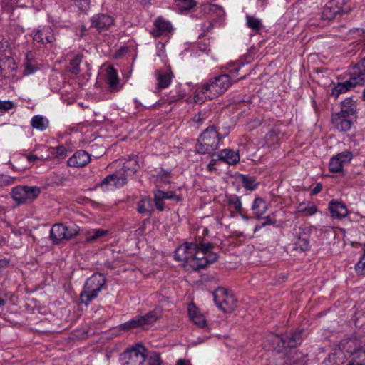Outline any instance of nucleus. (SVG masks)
<instances>
[{
	"label": "nucleus",
	"instance_id": "11",
	"mask_svg": "<svg viewBox=\"0 0 365 365\" xmlns=\"http://www.w3.org/2000/svg\"><path fill=\"white\" fill-rule=\"evenodd\" d=\"M41 190L36 186H16L11 190V197L19 205L32 202L39 195Z\"/></svg>",
	"mask_w": 365,
	"mask_h": 365
},
{
	"label": "nucleus",
	"instance_id": "17",
	"mask_svg": "<svg viewBox=\"0 0 365 365\" xmlns=\"http://www.w3.org/2000/svg\"><path fill=\"white\" fill-rule=\"evenodd\" d=\"M42 0H27L25 3H21V0H3L2 8L4 11H10L15 7H31L36 9H40Z\"/></svg>",
	"mask_w": 365,
	"mask_h": 365
},
{
	"label": "nucleus",
	"instance_id": "33",
	"mask_svg": "<svg viewBox=\"0 0 365 365\" xmlns=\"http://www.w3.org/2000/svg\"><path fill=\"white\" fill-rule=\"evenodd\" d=\"M294 249L300 252H304L309 248V239L306 235L294 236L293 239Z\"/></svg>",
	"mask_w": 365,
	"mask_h": 365
},
{
	"label": "nucleus",
	"instance_id": "18",
	"mask_svg": "<svg viewBox=\"0 0 365 365\" xmlns=\"http://www.w3.org/2000/svg\"><path fill=\"white\" fill-rule=\"evenodd\" d=\"M91 160L88 153L85 150H79L74 153L67 161V164L70 167L79 168L86 165Z\"/></svg>",
	"mask_w": 365,
	"mask_h": 365
},
{
	"label": "nucleus",
	"instance_id": "48",
	"mask_svg": "<svg viewBox=\"0 0 365 365\" xmlns=\"http://www.w3.org/2000/svg\"><path fill=\"white\" fill-rule=\"evenodd\" d=\"M148 365H162L160 354L158 352H153L148 357Z\"/></svg>",
	"mask_w": 365,
	"mask_h": 365
},
{
	"label": "nucleus",
	"instance_id": "5",
	"mask_svg": "<svg viewBox=\"0 0 365 365\" xmlns=\"http://www.w3.org/2000/svg\"><path fill=\"white\" fill-rule=\"evenodd\" d=\"M220 142L219 134L215 126L208 127L200 135L195 146V150L200 154H213Z\"/></svg>",
	"mask_w": 365,
	"mask_h": 365
},
{
	"label": "nucleus",
	"instance_id": "31",
	"mask_svg": "<svg viewBox=\"0 0 365 365\" xmlns=\"http://www.w3.org/2000/svg\"><path fill=\"white\" fill-rule=\"evenodd\" d=\"M225 202L230 210L234 209L238 213L242 212V205L239 196L236 195H227L225 196Z\"/></svg>",
	"mask_w": 365,
	"mask_h": 365
},
{
	"label": "nucleus",
	"instance_id": "41",
	"mask_svg": "<svg viewBox=\"0 0 365 365\" xmlns=\"http://www.w3.org/2000/svg\"><path fill=\"white\" fill-rule=\"evenodd\" d=\"M280 132L278 129L274 128L270 130L265 135V140L268 145H272L277 143Z\"/></svg>",
	"mask_w": 365,
	"mask_h": 365
},
{
	"label": "nucleus",
	"instance_id": "23",
	"mask_svg": "<svg viewBox=\"0 0 365 365\" xmlns=\"http://www.w3.org/2000/svg\"><path fill=\"white\" fill-rule=\"evenodd\" d=\"M329 210L334 218H344L348 215V209L341 201L331 200L329 203Z\"/></svg>",
	"mask_w": 365,
	"mask_h": 365
},
{
	"label": "nucleus",
	"instance_id": "8",
	"mask_svg": "<svg viewBox=\"0 0 365 365\" xmlns=\"http://www.w3.org/2000/svg\"><path fill=\"white\" fill-rule=\"evenodd\" d=\"M147 349L140 344L127 349L120 354L121 365H144L147 359Z\"/></svg>",
	"mask_w": 365,
	"mask_h": 365
},
{
	"label": "nucleus",
	"instance_id": "3",
	"mask_svg": "<svg viewBox=\"0 0 365 365\" xmlns=\"http://www.w3.org/2000/svg\"><path fill=\"white\" fill-rule=\"evenodd\" d=\"M344 356L348 358L347 365H365V344L361 345L356 339H343L339 348L328 356V361L336 365L344 362Z\"/></svg>",
	"mask_w": 365,
	"mask_h": 365
},
{
	"label": "nucleus",
	"instance_id": "13",
	"mask_svg": "<svg viewBox=\"0 0 365 365\" xmlns=\"http://www.w3.org/2000/svg\"><path fill=\"white\" fill-rule=\"evenodd\" d=\"M115 24V19L109 14L99 13L91 18V27L98 31H108Z\"/></svg>",
	"mask_w": 365,
	"mask_h": 365
},
{
	"label": "nucleus",
	"instance_id": "15",
	"mask_svg": "<svg viewBox=\"0 0 365 365\" xmlns=\"http://www.w3.org/2000/svg\"><path fill=\"white\" fill-rule=\"evenodd\" d=\"M351 116L337 112L331 115V123L335 130L339 132H346L351 128L353 119Z\"/></svg>",
	"mask_w": 365,
	"mask_h": 365
},
{
	"label": "nucleus",
	"instance_id": "29",
	"mask_svg": "<svg viewBox=\"0 0 365 365\" xmlns=\"http://www.w3.org/2000/svg\"><path fill=\"white\" fill-rule=\"evenodd\" d=\"M318 211L317 207L311 201H304L297 206V212L304 216H312Z\"/></svg>",
	"mask_w": 365,
	"mask_h": 365
},
{
	"label": "nucleus",
	"instance_id": "9",
	"mask_svg": "<svg viewBox=\"0 0 365 365\" xmlns=\"http://www.w3.org/2000/svg\"><path fill=\"white\" fill-rule=\"evenodd\" d=\"M353 6L349 0H330L324 6L322 17L324 20H332L336 16L349 13Z\"/></svg>",
	"mask_w": 365,
	"mask_h": 365
},
{
	"label": "nucleus",
	"instance_id": "61",
	"mask_svg": "<svg viewBox=\"0 0 365 365\" xmlns=\"http://www.w3.org/2000/svg\"><path fill=\"white\" fill-rule=\"evenodd\" d=\"M199 48H200V51L201 52H206L207 51V48H206V46L205 45L203 46V47L200 46Z\"/></svg>",
	"mask_w": 365,
	"mask_h": 365
},
{
	"label": "nucleus",
	"instance_id": "60",
	"mask_svg": "<svg viewBox=\"0 0 365 365\" xmlns=\"http://www.w3.org/2000/svg\"><path fill=\"white\" fill-rule=\"evenodd\" d=\"M207 170L210 172H212L215 170V165L213 163H209L207 166Z\"/></svg>",
	"mask_w": 365,
	"mask_h": 365
},
{
	"label": "nucleus",
	"instance_id": "19",
	"mask_svg": "<svg viewBox=\"0 0 365 365\" xmlns=\"http://www.w3.org/2000/svg\"><path fill=\"white\" fill-rule=\"evenodd\" d=\"M155 29L151 34L157 37L160 36H166L173 31V26L170 21L163 17H158L154 22Z\"/></svg>",
	"mask_w": 365,
	"mask_h": 365
},
{
	"label": "nucleus",
	"instance_id": "42",
	"mask_svg": "<svg viewBox=\"0 0 365 365\" xmlns=\"http://www.w3.org/2000/svg\"><path fill=\"white\" fill-rule=\"evenodd\" d=\"M175 3L181 12L189 11L195 6L193 0H175Z\"/></svg>",
	"mask_w": 365,
	"mask_h": 365
},
{
	"label": "nucleus",
	"instance_id": "30",
	"mask_svg": "<svg viewBox=\"0 0 365 365\" xmlns=\"http://www.w3.org/2000/svg\"><path fill=\"white\" fill-rule=\"evenodd\" d=\"M356 109L355 101L350 98H347L341 102V110L339 113L354 118Z\"/></svg>",
	"mask_w": 365,
	"mask_h": 365
},
{
	"label": "nucleus",
	"instance_id": "39",
	"mask_svg": "<svg viewBox=\"0 0 365 365\" xmlns=\"http://www.w3.org/2000/svg\"><path fill=\"white\" fill-rule=\"evenodd\" d=\"M64 231L66 236V240H70L75 236H76L80 232V227L73 223H69L64 225Z\"/></svg>",
	"mask_w": 365,
	"mask_h": 365
},
{
	"label": "nucleus",
	"instance_id": "45",
	"mask_svg": "<svg viewBox=\"0 0 365 365\" xmlns=\"http://www.w3.org/2000/svg\"><path fill=\"white\" fill-rule=\"evenodd\" d=\"M67 150L63 145L51 148V153L57 158H64L66 155Z\"/></svg>",
	"mask_w": 365,
	"mask_h": 365
},
{
	"label": "nucleus",
	"instance_id": "28",
	"mask_svg": "<svg viewBox=\"0 0 365 365\" xmlns=\"http://www.w3.org/2000/svg\"><path fill=\"white\" fill-rule=\"evenodd\" d=\"M106 81L113 91H119V78L116 70L113 66L106 69Z\"/></svg>",
	"mask_w": 365,
	"mask_h": 365
},
{
	"label": "nucleus",
	"instance_id": "59",
	"mask_svg": "<svg viewBox=\"0 0 365 365\" xmlns=\"http://www.w3.org/2000/svg\"><path fill=\"white\" fill-rule=\"evenodd\" d=\"M176 365H190V361L184 360V359H178Z\"/></svg>",
	"mask_w": 365,
	"mask_h": 365
},
{
	"label": "nucleus",
	"instance_id": "35",
	"mask_svg": "<svg viewBox=\"0 0 365 365\" xmlns=\"http://www.w3.org/2000/svg\"><path fill=\"white\" fill-rule=\"evenodd\" d=\"M108 231L103 229H92L88 230L86 233V240L88 242H93L98 239H101L103 236L106 235Z\"/></svg>",
	"mask_w": 365,
	"mask_h": 365
},
{
	"label": "nucleus",
	"instance_id": "10",
	"mask_svg": "<svg viewBox=\"0 0 365 365\" xmlns=\"http://www.w3.org/2000/svg\"><path fill=\"white\" fill-rule=\"evenodd\" d=\"M215 304L224 312H231L237 307V299L232 292L225 288H218L213 292Z\"/></svg>",
	"mask_w": 365,
	"mask_h": 365
},
{
	"label": "nucleus",
	"instance_id": "49",
	"mask_svg": "<svg viewBox=\"0 0 365 365\" xmlns=\"http://www.w3.org/2000/svg\"><path fill=\"white\" fill-rule=\"evenodd\" d=\"M15 178L7 175L0 174V187H6L14 183Z\"/></svg>",
	"mask_w": 365,
	"mask_h": 365
},
{
	"label": "nucleus",
	"instance_id": "56",
	"mask_svg": "<svg viewBox=\"0 0 365 365\" xmlns=\"http://www.w3.org/2000/svg\"><path fill=\"white\" fill-rule=\"evenodd\" d=\"M322 190V186L321 184L318 183L312 190L311 193L313 195L318 194Z\"/></svg>",
	"mask_w": 365,
	"mask_h": 365
},
{
	"label": "nucleus",
	"instance_id": "32",
	"mask_svg": "<svg viewBox=\"0 0 365 365\" xmlns=\"http://www.w3.org/2000/svg\"><path fill=\"white\" fill-rule=\"evenodd\" d=\"M48 120L41 115H34L31 120V125L34 128L40 131L45 130L48 127Z\"/></svg>",
	"mask_w": 365,
	"mask_h": 365
},
{
	"label": "nucleus",
	"instance_id": "25",
	"mask_svg": "<svg viewBox=\"0 0 365 365\" xmlns=\"http://www.w3.org/2000/svg\"><path fill=\"white\" fill-rule=\"evenodd\" d=\"M64 224H55L50 230V238L53 243L58 244L66 240V235L64 231Z\"/></svg>",
	"mask_w": 365,
	"mask_h": 365
},
{
	"label": "nucleus",
	"instance_id": "20",
	"mask_svg": "<svg viewBox=\"0 0 365 365\" xmlns=\"http://www.w3.org/2000/svg\"><path fill=\"white\" fill-rule=\"evenodd\" d=\"M23 68L24 76L32 75L39 69V64L37 62L36 55L32 51H28L26 53Z\"/></svg>",
	"mask_w": 365,
	"mask_h": 365
},
{
	"label": "nucleus",
	"instance_id": "4",
	"mask_svg": "<svg viewBox=\"0 0 365 365\" xmlns=\"http://www.w3.org/2000/svg\"><path fill=\"white\" fill-rule=\"evenodd\" d=\"M136 160H130L122 168L123 173L108 175L100 183L99 187L104 191L113 190L123 187L128 182V176L133 175L138 169Z\"/></svg>",
	"mask_w": 365,
	"mask_h": 365
},
{
	"label": "nucleus",
	"instance_id": "47",
	"mask_svg": "<svg viewBox=\"0 0 365 365\" xmlns=\"http://www.w3.org/2000/svg\"><path fill=\"white\" fill-rule=\"evenodd\" d=\"M82 61L81 56H76L75 58L71 60L70 62V70L73 73H78L79 71V66Z\"/></svg>",
	"mask_w": 365,
	"mask_h": 365
},
{
	"label": "nucleus",
	"instance_id": "26",
	"mask_svg": "<svg viewBox=\"0 0 365 365\" xmlns=\"http://www.w3.org/2000/svg\"><path fill=\"white\" fill-rule=\"evenodd\" d=\"M161 312L159 309H155L145 314L138 316L141 327H145L154 324L160 317Z\"/></svg>",
	"mask_w": 365,
	"mask_h": 365
},
{
	"label": "nucleus",
	"instance_id": "37",
	"mask_svg": "<svg viewBox=\"0 0 365 365\" xmlns=\"http://www.w3.org/2000/svg\"><path fill=\"white\" fill-rule=\"evenodd\" d=\"M245 20L247 26L253 31H258L262 27V22L261 19L246 14Z\"/></svg>",
	"mask_w": 365,
	"mask_h": 365
},
{
	"label": "nucleus",
	"instance_id": "62",
	"mask_svg": "<svg viewBox=\"0 0 365 365\" xmlns=\"http://www.w3.org/2000/svg\"><path fill=\"white\" fill-rule=\"evenodd\" d=\"M264 227V226H262V225H260V226H259V225H257V226L255 227V230H254V231H255V232H256L257 230H260V229H261L262 227Z\"/></svg>",
	"mask_w": 365,
	"mask_h": 365
},
{
	"label": "nucleus",
	"instance_id": "52",
	"mask_svg": "<svg viewBox=\"0 0 365 365\" xmlns=\"http://www.w3.org/2000/svg\"><path fill=\"white\" fill-rule=\"evenodd\" d=\"M76 5L81 10H85L88 5V0H73Z\"/></svg>",
	"mask_w": 365,
	"mask_h": 365
},
{
	"label": "nucleus",
	"instance_id": "50",
	"mask_svg": "<svg viewBox=\"0 0 365 365\" xmlns=\"http://www.w3.org/2000/svg\"><path fill=\"white\" fill-rule=\"evenodd\" d=\"M163 200L159 195L154 192V202L156 208L159 211H163L164 210V203Z\"/></svg>",
	"mask_w": 365,
	"mask_h": 365
},
{
	"label": "nucleus",
	"instance_id": "21",
	"mask_svg": "<svg viewBox=\"0 0 365 365\" xmlns=\"http://www.w3.org/2000/svg\"><path fill=\"white\" fill-rule=\"evenodd\" d=\"M217 156V159L229 165H236L240 159L238 152L232 149L226 148L220 150L219 153H214L212 156Z\"/></svg>",
	"mask_w": 365,
	"mask_h": 365
},
{
	"label": "nucleus",
	"instance_id": "16",
	"mask_svg": "<svg viewBox=\"0 0 365 365\" xmlns=\"http://www.w3.org/2000/svg\"><path fill=\"white\" fill-rule=\"evenodd\" d=\"M33 40L41 44L51 43L56 38L51 27L44 26L31 33Z\"/></svg>",
	"mask_w": 365,
	"mask_h": 365
},
{
	"label": "nucleus",
	"instance_id": "63",
	"mask_svg": "<svg viewBox=\"0 0 365 365\" xmlns=\"http://www.w3.org/2000/svg\"><path fill=\"white\" fill-rule=\"evenodd\" d=\"M240 216H241V217H242V219H244V220H248V219H249V217H248L247 216H246V215H245L242 214L241 212H240Z\"/></svg>",
	"mask_w": 365,
	"mask_h": 365
},
{
	"label": "nucleus",
	"instance_id": "43",
	"mask_svg": "<svg viewBox=\"0 0 365 365\" xmlns=\"http://www.w3.org/2000/svg\"><path fill=\"white\" fill-rule=\"evenodd\" d=\"M154 192L159 195L163 200H173L175 201L180 200V197L173 191H163L157 190Z\"/></svg>",
	"mask_w": 365,
	"mask_h": 365
},
{
	"label": "nucleus",
	"instance_id": "58",
	"mask_svg": "<svg viewBox=\"0 0 365 365\" xmlns=\"http://www.w3.org/2000/svg\"><path fill=\"white\" fill-rule=\"evenodd\" d=\"M26 158L27 159V161L29 163H33L36 160L39 159L38 156L34 155H29L26 156Z\"/></svg>",
	"mask_w": 365,
	"mask_h": 365
},
{
	"label": "nucleus",
	"instance_id": "53",
	"mask_svg": "<svg viewBox=\"0 0 365 365\" xmlns=\"http://www.w3.org/2000/svg\"><path fill=\"white\" fill-rule=\"evenodd\" d=\"M276 221L273 220L270 215H267L264 218V222L262 223V226L271 225L275 224Z\"/></svg>",
	"mask_w": 365,
	"mask_h": 365
},
{
	"label": "nucleus",
	"instance_id": "22",
	"mask_svg": "<svg viewBox=\"0 0 365 365\" xmlns=\"http://www.w3.org/2000/svg\"><path fill=\"white\" fill-rule=\"evenodd\" d=\"M188 315L191 321L199 327H204L207 324L204 314L195 304L190 303L187 308Z\"/></svg>",
	"mask_w": 365,
	"mask_h": 365
},
{
	"label": "nucleus",
	"instance_id": "40",
	"mask_svg": "<svg viewBox=\"0 0 365 365\" xmlns=\"http://www.w3.org/2000/svg\"><path fill=\"white\" fill-rule=\"evenodd\" d=\"M349 36L356 39V41L365 44V31L363 29L356 28L351 29L349 32Z\"/></svg>",
	"mask_w": 365,
	"mask_h": 365
},
{
	"label": "nucleus",
	"instance_id": "46",
	"mask_svg": "<svg viewBox=\"0 0 365 365\" xmlns=\"http://www.w3.org/2000/svg\"><path fill=\"white\" fill-rule=\"evenodd\" d=\"M15 103L11 101L0 100V116L3 115L6 112L13 109Z\"/></svg>",
	"mask_w": 365,
	"mask_h": 365
},
{
	"label": "nucleus",
	"instance_id": "36",
	"mask_svg": "<svg viewBox=\"0 0 365 365\" xmlns=\"http://www.w3.org/2000/svg\"><path fill=\"white\" fill-rule=\"evenodd\" d=\"M240 178L246 190H255L258 186V183L255 177L242 174Z\"/></svg>",
	"mask_w": 365,
	"mask_h": 365
},
{
	"label": "nucleus",
	"instance_id": "38",
	"mask_svg": "<svg viewBox=\"0 0 365 365\" xmlns=\"http://www.w3.org/2000/svg\"><path fill=\"white\" fill-rule=\"evenodd\" d=\"M158 87L160 89H163L170 85L171 82V75L168 72H158Z\"/></svg>",
	"mask_w": 365,
	"mask_h": 365
},
{
	"label": "nucleus",
	"instance_id": "55",
	"mask_svg": "<svg viewBox=\"0 0 365 365\" xmlns=\"http://www.w3.org/2000/svg\"><path fill=\"white\" fill-rule=\"evenodd\" d=\"M202 28L205 32H208L212 29V24L210 22H205L202 25Z\"/></svg>",
	"mask_w": 365,
	"mask_h": 365
},
{
	"label": "nucleus",
	"instance_id": "57",
	"mask_svg": "<svg viewBox=\"0 0 365 365\" xmlns=\"http://www.w3.org/2000/svg\"><path fill=\"white\" fill-rule=\"evenodd\" d=\"M9 264V261L6 259H0V271L6 268Z\"/></svg>",
	"mask_w": 365,
	"mask_h": 365
},
{
	"label": "nucleus",
	"instance_id": "51",
	"mask_svg": "<svg viewBox=\"0 0 365 365\" xmlns=\"http://www.w3.org/2000/svg\"><path fill=\"white\" fill-rule=\"evenodd\" d=\"M207 118L206 112H200L193 117V121L196 123H201Z\"/></svg>",
	"mask_w": 365,
	"mask_h": 365
},
{
	"label": "nucleus",
	"instance_id": "34",
	"mask_svg": "<svg viewBox=\"0 0 365 365\" xmlns=\"http://www.w3.org/2000/svg\"><path fill=\"white\" fill-rule=\"evenodd\" d=\"M137 210L139 213H150L153 210L152 200L148 197H143L138 203Z\"/></svg>",
	"mask_w": 365,
	"mask_h": 365
},
{
	"label": "nucleus",
	"instance_id": "12",
	"mask_svg": "<svg viewBox=\"0 0 365 365\" xmlns=\"http://www.w3.org/2000/svg\"><path fill=\"white\" fill-rule=\"evenodd\" d=\"M302 333L301 331H294L285 337L279 335L272 334L269 336V340L272 341L274 344L271 346L273 349L281 351V348L295 347L301 343Z\"/></svg>",
	"mask_w": 365,
	"mask_h": 365
},
{
	"label": "nucleus",
	"instance_id": "2",
	"mask_svg": "<svg viewBox=\"0 0 365 365\" xmlns=\"http://www.w3.org/2000/svg\"><path fill=\"white\" fill-rule=\"evenodd\" d=\"M230 66L231 68L227 73L215 76L207 83L197 86L194 95L195 103H202L207 100L215 98L223 94L233 83L245 78V76L237 78V74L243 64L235 62Z\"/></svg>",
	"mask_w": 365,
	"mask_h": 365
},
{
	"label": "nucleus",
	"instance_id": "7",
	"mask_svg": "<svg viewBox=\"0 0 365 365\" xmlns=\"http://www.w3.org/2000/svg\"><path fill=\"white\" fill-rule=\"evenodd\" d=\"M350 78L344 81L334 85L331 89V96L337 98L341 94L345 93L357 86H362L365 83V78L361 75L359 69L355 65L350 68Z\"/></svg>",
	"mask_w": 365,
	"mask_h": 365
},
{
	"label": "nucleus",
	"instance_id": "44",
	"mask_svg": "<svg viewBox=\"0 0 365 365\" xmlns=\"http://www.w3.org/2000/svg\"><path fill=\"white\" fill-rule=\"evenodd\" d=\"M119 327L120 329L126 331V330L133 329V328L141 327V326H140V322H139L138 316H137L135 318H133L125 323L121 324L119 326Z\"/></svg>",
	"mask_w": 365,
	"mask_h": 365
},
{
	"label": "nucleus",
	"instance_id": "54",
	"mask_svg": "<svg viewBox=\"0 0 365 365\" xmlns=\"http://www.w3.org/2000/svg\"><path fill=\"white\" fill-rule=\"evenodd\" d=\"M209 10L210 11H215V12H217L219 14H223L224 11L222 10V9L217 5H210L209 6Z\"/></svg>",
	"mask_w": 365,
	"mask_h": 365
},
{
	"label": "nucleus",
	"instance_id": "6",
	"mask_svg": "<svg viewBox=\"0 0 365 365\" xmlns=\"http://www.w3.org/2000/svg\"><path fill=\"white\" fill-rule=\"evenodd\" d=\"M106 277L101 273H95L87 279L80 298L82 303L88 305L96 299L105 287Z\"/></svg>",
	"mask_w": 365,
	"mask_h": 365
},
{
	"label": "nucleus",
	"instance_id": "27",
	"mask_svg": "<svg viewBox=\"0 0 365 365\" xmlns=\"http://www.w3.org/2000/svg\"><path fill=\"white\" fill-rule=\"evenodd\" d=\"M251 209L255 217L259 219L268 210V204L262 198L257 197L254 200Z\"/></svg>",
	"mask_w": 365,
	"mask_h": 365
},
{
	"label": "nucleus",
	"instance_id": "64",
	"mask_svg": "<svg viewBox=\"0 0 365 365\" xmlns=\"http://www.w3.org/2000/svg\"><path fill=\"white\" fill-rule=\"evenodd\" d=\"M5 304V301L2 299H0V307L3 306Z\"/></svg>",
	"mask_w": 365,
	"mask_h": 365
},
{
	"label": "nucleus",
	"instance_id": "1",
	"mask_svg": "<svg viewBox=\"0 0 365 365\" xmlns=\"http://www.w3.org/2000/svg\"><path fill=\"white\" fill-rule=\"evenodd\" d=\"M210 242L197 241L185 242L177 247L174 258L184 262L187 269L197 271L215 263L219 258Z\"/></svg>",
	"mask_w": 365,
	"mask_h": 365
},
{
	"label": "nucleus",
	"instance_id": "24",
	"mask_svg": "<svg viewBox=\"0 0 365 365\" xmlns=\"http://www.w3.org/2000/svg\"><path fill=\"white\" fill-rule=\"evenodd\" d=\"M17 69V65L13 58L5 57L0 61V75L9 77Z\"/></svg>",
	"mask_w": 365,
	"mask_h": 365
},
{
	"label": "nucleus",
	"instance_id": "14",
	"mask_svg": "<svg viewBox=\"0 0 365 365\" xmlns=\"http://www.w3.org/2000/svg\"><path fill=\"white\" fill-rule=\"evenodd\" d=\"M353 154L349 150L343 151L332 157L330 160L329 168L331 172L339 173L342 171L344 165L351 162Z\"/></svg>",
	"mask_w": 365,
	"mask_h": 365
}]
</instances>
